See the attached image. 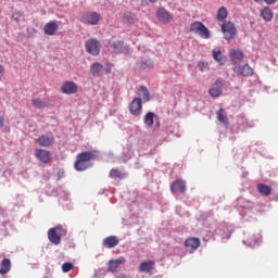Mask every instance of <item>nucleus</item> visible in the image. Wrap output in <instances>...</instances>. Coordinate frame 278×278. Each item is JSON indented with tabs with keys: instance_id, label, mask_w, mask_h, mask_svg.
Masks as SVG:
<instances>
[{
	"instance_id": "nucleus-1",
	"label": "nucleus",
	"mask_w": 278,
	"mask_h": 278,
	"mask_svg": "<svg viewBox=\"0 0 278 278\" xmlns=\"http://www.w3.org/2000/svg\"><path fill=\"white\" fill-rule=\"evenodd\" d=\"M64 236H66V229H64L62 226H55L54 228H50L48 230V240L51 242V244H60Z\"/></svg>"
},
{
	"instance_id": "nucleus-2",
	"label": "nucleus",
	"mask_w": 278,
	"mask_h": 278,
	"mask_svg": "<svg viewBox=\"0 0 278 278\" xmlns=\"http://www.w3.org/2000/svg\"><path fill=\"white\" fill-rule=\"evenodd\" d=\"M189 31H191V34H198V36H200L201 38H204L205 40H210V29L205 27V24H203L200 21H195L193 23L190 24V28Z\"/></svg>"
},
{
	"instance_id": "nucleus-3",
	"label": "nucleus",
	"mask_w": 278,
	"mask_h": 278,
	"mask_svg": "<svg viewBox=\"0 0 278 278\" xmlns=\"http://www.w3.org/2000/svg\"><path fill=\"white\" fill-rule=\"evenodd\" d=\"M222 31L226 40H233V38H236V34H238V30L236 29V24L229 21L222 24Z\"/></svg>"
},
{
	"instance_id": "nucleus-4",
	"label": "nucleus",
	"mask_w": 278,
	"mask_h": 278,
	"mask_svg": "<svg viewBox=\"0 0 278 278\" xmlns=\"http://www.w3.org/2000/svg\"><path fill=\"white\" fill-rule=\"evenodd\" d=\"M85 49L89 53V55H99L101 53V42L97 39H88L85 42Z\"/></svg>"
},
{
	"instance_id": "nucleus-5",
	"label": "nucleus",
	"mask_w": 278,
	"mask_h": 278,
	"mask_svg": "<svg viewBox=\"0 0 278 278\" xmlns=\"http://www.w3.org/2000/svg\"><path fill=\"white\" fill-rule=\"evenodd\" d=\"M99 157V152L97 150L84 151L76 155V160H80V162H85L90 164L92 160H97Z\"/></svg>"
},
{
	"instance_id": "nucleus-6",
	"label": "nucleus",
	"mask_w": 278,
	"mask_h": 278,
	"mask_svg": "<svg viewBox=\"0 0 278 278\" xmlns=\"http://www.w3.org/2000/svg\"><path fill=\"white\" fill-rule=\"evenodd\" d=\"M78 91L79 87L73 80H66L61 86V92H63V94H77Z\"/></svg>"
},
{
	"instance_id": "nucleus-7",
	"label": "nucleus",
	"mask_w": 278,
	"mask_h": 278,
	"mask_svg": "<svg viewBox=\"0 0 278 278\" xmlns=\"http://www.w3.org/2000/svg\"><path fill=\"white\" fill-rule=\"evenodd\" d=\"M129 112L132 116H140L142 114V99L135 98L129 104Z\"/></svg>"
},
{
	"instance_id": "nucleus-8",
	"label": "nucleus",
	"mask_w": 278,
	"mask_h": 278,
	"mask_svg": "<svg viewBox=\"0 0 278 278\" xmlns=\"http://www.w3.org/2000/svg\"><path fill=\"white\" fill-rule=\"evenodd\" d=\"M81 21L88 25H97L101 21V15L97 12H87L83 15Z\"/></svg>"
},
{
	"instance_id": "nucleus-9",
	"label": "nucleus",
	"mask_w": 278,
	"mask_h": 278,
	"mask_svg": "<svg viewBox=\"0 0 278 278\" xmlns=\"http://www.w3.org/2000/svg\"><path fill=\"white\" fill-rule=\"evenodd\" d=\"M35 157H37V160L42 164H49V162H51V151L46 149H36Z\"/></svg>"
},
{
	"instance_id": "nucleus-10",
	"label": "nucleus",
	"mask_w": 278,
	"mask_h": 278,
	"mask_svg": "<svg viewBox=\"0 0 278 278\" xmlns=\"http://www.w3.org/2000/svg\"><path fill=\"white\" fill-rule=\"evenodd\" d=\"M36 142L37 144H39V147H46V148L53 147V144H55V137L41 135L37 138Z\"/></svg>"
},
{
	"instance_id": "nucleus-11",
	"label": "nucleus",
	"mask_w": 278,
	"mask_h": 278,
	"mask_svg": "<svg viewBox=\"0 0 278 278\" xmlns=\"http://www.w3.org/2000/svg\"><path fill=\"white\" fill-rule=\"evenodd\" d=\"M122 23H124V25H127V27H131L132 25H136V23H138V16H136L135 13L126 11L122 14Z\"/></svg>"
},
{
	"instance_id": "nucleus-12",
	"label": "nucleus",
	"mask_w": 278,
	"mask_h": 278,
	"mask_svg": "<svg viewBox=\"0 0 278 278\" xmlns=\"http://www.w3.org/2000/svg\"><path fill=\"white\" fill-rule=\"evenodd\" d=\"M156 18L165 25L173 21V15L164 8H160L156 12Z\"/></svg>"
},
{
	"instance_id": "nucleus-13",
	"label": "nucleus",
	"mask_w": 278,
	"mask_h": 278,
	"mask_svg": "<svg viewBox=\"0 0 278 278\" xmlns=\"http://www.w3.org/2000/svg\"><path fill=\"white\" fill-rule=\"evenodd\" d=\"M208 94L213 98L220 97L223 94V80L217 79L208 90Z\"/></svg>"
},
{
	"instance_id": "nucleus-14",
	"label": "nucleus",
	"mask_w": 278,
	"mask_h": 278,
	"mask_svg": "<svg viewBox=\"0 0 278 278\" xmlns=\"http://www.w3.org/2000/svg\"><path fill=\"white\" fill-rule=\"evenodd\" d=\"M58 29H59V25H58V22L55 21L48 22L43 27V31L47 36H55V34L58 33Z\"/></svg>"
},
{
	"instance_id": "nucleus-15",
	"label": "nucleus",
	"mask_w": 278,
	"mask_h": 278,
	"mask_svg": "<svg viewBox=\"0 0 278 278\" xmlns=\"http://www.w3.org/2000/svg\"><path fill=\"white\" fill-rule=\"evenodd\" d=\"M170 191L175 194V192H186V181L181 180V179H177L175 180L172 185H170Z\"/></svg>"
},
{
	"instance_id": "nucleus-16",
	"label": "nucleus",
	"mask_w": 278,
	"mask_h": 278,
	"mask_svg": "<svg viewBox=\"0 0 278 278\" xmlns=\"http://www.w3.org/2000/svg\"><path fill=\"white\" fill-rule=\"evenodd\" d=\"M213 60L217 62L220 66H225L227 64V56L223 55V52L218 49L212 51Z\"/></svg>"
},
{
	"instance_id": "nucleus-17",
	"label": "nucleus",
	"mask_w": 278,
	"mask_h": 278,
	"mask_svg": "<svg viewBox=\"0 0 278 278\" xmlns=\"http://www.w3.org/2000/svg\"><path fill=\"white\" fill-rule=\"evenodd\" d=\"M31 103L34 108H37L38 110H42L45 108H49V99L45 98H33Z\"/></svg>"
},
{
	"instance_id": "nucleus-18",
	"label": "nucleus",
	"mask_w": 278,
	"mask_h": 278,
	"mask_svg": "<svg viewBox=\"0 0 278 278\" xmlns=\"http://www.w3.org/2000/svg\"><path fill=\"white\" fill-rule=\"evenodd\" d=\"M125 264V258L124 257H119L116 260H111L109 262V271L110 273H116V270H118V266Z\"/></svg>"
},
{
	"instance_id": "nucleus-19",
	"label": "nucleus",
	"mask_w": 278,
	"mask_h": 278,
	"mask_svg": "<svg viewBox=\"0 0 278 278\" xmlns=\"http://www.w3.org/2000/svg\"><path fill=\"white\" fill-rule=\"evenodd\" d=\"M103 247L106 249H114L115 247H118V238L116 236L106 237L103 240Z\"/></svg>"
},
{
	"instance_id": "nucleus-20",
	"label": "nucleus",
	"mask_w": 278,
	"mask_h": 278,
	"mask_svg": "<svg viewBox=\"0 0 278 278\" xmlns=\"http://www.w3.org/2000/svg\"><path fill=\"white\" fill-rule=\"evenodd\" d=\"M143 123L148 129H151V127H153V125L155 124V113L148 112L143 116Z\"/></svg>"
},
{
	"instance_id": "nucleus-21",
	"label": "nucleus",
	"mask_w": 278,
	"mask_h": 278,
	"mask_svg": "<svg viewBox=\"0 0 278 278\" xmlns=\"http://www.w3.org/2000/svg\"><path fill=\"white\" fill-rule=\"evenodd\" d=\"M12 269V262L10 258H3L0 265V275H8Z\"/></svg>"
},
{
	"instance_id": "nucleus-22",
	"label": "nucleus",
	"mask_w": 278,
	"mask_h": 278,
	"mask_svg": "<svg viewBox=\"0 0 278 278\" xmlns=\"http://www.w3.org/2000/svg\"><path fill=\"white\" fill-rule=\"evenodd\" d=\"M230 60L235 64L238 62H242V60H244V53H242V51L240 50L232 49L230 51Z\"/></svg>"
},
{
	"instance_id": "nucleus-23",
	"label": "nucleus",
	"mask_w": 278,
	"mask_h": 278,
	"mask_svg": "<svg viewBox=\"0 0 278 278\" xmlns=\"http://www.w3.org/2000/svg\"><path fill=\"white\" fill-rule=\"evenodd\" d=\"M261 17L264 18L267 23H270V21H273V16H274V13H273V10L270 9V7H264L262 10H261Z\"/></svg>"
},
{
	"instance_id": "nucleus-24",
	"label": "nucleus",
	"mask_w": 278,
	"mask_h": 278,
	"mask_svg": "<svg viewBox=\"0 0 278 278\" xmlns=\"http://www.w3.org/2000/svg\"><path fill=\"white\" fill-rule=\"evenodd\" d=\"M257 191L260 192V194H262V197H270L273 192V187L264 184H258Z\"/></svg>"
},
{
	"instance_id": "nucleus-25",
	"label": "nucleus",
	"mask_w": 278,
	"mask_h": 278,
	"mask_svg": "<svg viewBox=\"0 0 278 278\" xmlns=\"http://www.w3.org/2000/svg\"><path fill=\"white\" fill-rule=\"evenodd\" d=\"M185 247H189L190 249L197 250L201 247V240L199 238H189L185 241Z\"/></svg>"
},
{
	"instance_id": "nucleus-26",
	"label": "nucleus",
	"mask_w": 278,
	"mask_h": 278,
	"mask_svg": "<svg viewBox=\"0 0 278 278\" xmlns=\"http://www.w3.org/2000/svg\"><path fill=\"white\" fill-rule=\"evenodd\" d=\"M155 266V263L153 261H147L140 264L139 271L140 273H150V270H153Z\"/></svg>"
},
{
	"instance_id": "nucleus-27",
	"label": "nucleus",
	"mask_w": 278,
	"mask_h": 278,
	"mask_svg": "<svg viewBox=\"0 0 278 278\" xmlns=\"http://www.w3.org/2000/svg\"><path fill=\"white\" fill-rule=\"evenodd\" d=\"M217 121L222 123L223 125H229V118L227 117V112L225 109H219L217 111Z\"/></svg>"
},
{
	"instance_id": "nucleus-28",
	"label": "nucleus",
	"mask_w": 278,
	"mask_h": 278,
	"mask_svg": "<svg viewBox=\"0 0 278 278\" xmlns=\"http://www.w3.org/2000/svg\"><path fill=\"white\" fill-rule=\"evenodd\" d=\"M90 71L93 77H100L101 71H103V64L96 62L91 65Z\"/></svg>"
},
{
	"instance_id": "nucleus-29",
	"label": "nucleus",
	"mask_w": 278,
	"mask_h": 278,
	"mask_svg": "<svg viewBox=\"0 0 278 278\" xmlns=\"http://www.w3.org/2000/svg\"><path fill=\"white\" fill-rule=\"evenodd\" d=\"M90 166H91L90 163L80 161V159H76V162L74 163V168L78 172L87 170V168H90Z\"/></svg>"
},
{
	"instance_id": "nucleus-30",
	"label": "nucleus",
	"mask_w": 278,
	"mask_h": 278,
	"mask_svg": "<svg viewBox=\"0 0 278 278\" xmlns=\"http://www.w3.org/2000/svg\"><path fill=\"white\" fill-rule=\"evenodd\" d=\"M228 14L227 8L220 7L217 11V21L226 22Z\"/></svg>"
},
{
	"instance_id": "nucleus-31",
	"label": "nucleus",
	"mask_w": 278,
	"mask_h": 278,
	"mask_svg": "<svg viewBox=\"0 0 278 278\" xmlns=\"http://www.w3.org/2000/svg\"><path fill=\"white\" fill-rule=\"evenodd\" d=\"M139 91L142 92V99L144 103H148V101H151V93H149V89L146 86H140Z\"/></svg>"
},
{
	"instance_id": "nucleus-32",
	"label": "nucleus",
	"mask_w": 278,
	"mask_h": 278,
	"mask_svg": "<svg viewBox=\"0 0 278 278\" xmlns=\"http://www.w3.org/2000/svg\"><path fill=\"white\" fill-rule=\"evenodd\" d=\"M110 177H112L113 179H125V177H127V174H124L118 169H111Z\"/></svg>"
},
{
	"instance_id": "nucleus-33",
	"label": "nucleus",
	"mask_w": 278,
	"mask_h": 278,
	"mask_svg": "<svg viewBox=\"0 0 278 278\" xmlns=\"http://www.w3.org/2000/svg\"><path fill=\"white\" fill-rule=\"evenodd\" d=\"M124 45H125V42H123V41H114L111 45V48L113 49L114 53H121L123 51Z\"/></svg>"
},
{
	"instance_id": "nucleus-34",
	"label": "nucleus",
	"mask_w": 278,
	"mask_h": 278,
	"mask_svg": "<svg viewBox=\"0 0 278 278\" xmlns=\"http://www.w3.org/2000/svg\"><path fill=\"white\" fill-rule=\"evenodd\" d=\"M240 75L243 77H251V75H253V68H251L249 65H244L240 68Z\"/></svg>"
},
{
	"instance_id": "nucleus-35",
	"label": "nucleus",
	"mask_w": 278,
	"mask_h": 278,
	"mask_svg": "<svg viewBox=\"0 0 278 278\" xmlns=\"http://www.w3.org/2000/svg\"><path fill=\"white\" fill-rule=\"evenodd\" d=\"M245 242H248L250 247H255V244H257V238H255V235H251L247 238Z\"/></svg>"
},
{
	"instance_id": "nucleus-36",
	"label": "nucleus",
	"mask_w": 278,
	"mask_h": 278,
	"mask_svg": "<svg viewBox=\"0 0 278 278\" xmlns=\"http://www.w3.org/2000/svg\"><path fill=\"white\" fill-rule=\"evenodd\" d=\"M63 273H71L73 270V263H64L62 265Z\"/></svg>"
},
{
	"instance_id": "nucleus-37",
	"label": "nucleus",
	"mask_w": 278,
	"mask_h": 278,
	"mask_svg": "<svg viewBox=\"0 0 278 278\" xmlns=\"http://www.w3.org/2000/svg\"><path fill=\"white\" fill-rule=\"evenodd\" d=\"M23 16V12H21V11H15L13 14H12V16H11V18H13V21H21V17Z\"/></svg>"
},
{
	"instance_id": "nucleus-38",
	"label": "nucleus",
	"mask_w": 278,
	"mask_h": 278,
	"mask_svg": "<svg viewBox=\"0 0 278 278\" xmlns=\"http://www.w3.org/2000/svg\"><path fill=\"white\" fill-rule=\"evenodd\" d=\"M198 67H199V71H201L203 73L207 68V62L200 61L198 63Z\"/></svg>"
},
{
	"instance_id": "nucleus-39",
	"label": "nucleus",
	"mask_w": 278,
	"mask_h": 278,
	"mask_svg": "<svg viewBox=\"0 0 278 278\" xmlns=\"http://www.w3.org/2000/svg\"><path fill=\"white\" fill-rule=\"evenodd\" d=\"M4 125H5V117L0 115V129H2V127H4Z\"/></svg>"
},
{
	"instance_id": "nucleus-40",
	"label": "nucleus",
	"mask_w": 278,
	"mask_h": 278,
	"mask_svg": "<svg viewBox=\"0 0 278 278\" xmlns=\"http://www.w3.org/2000/svg\"><path fill=\"white\" fill-rule=\"evenodd\" d=\"M4 74H5V68H3V65H0V79L3 78Z\"/></svg>"
},
{
	"instance_id": "nucleus-41",
	"label": "nucleus",
	"mask_w": 278,
	"mask_h": 278,
	"mask_svg": "<svg viewBox=\"0 0 278 278\" xmlns=\"http://www.w3.org/2000/svg\"><path fill=\"white\" fill-rule=\"evenodd\" d=\"M267 5H275L277 0H263Z\"/></svg>"
},
{
	"instance_id": "nucleus-42",
	"label": "nucleus",
	"mask_w": 278,
	"mask_h": 278,
	"mask_svg": "<svg viewBox=\"0 0 278 278\" xmlns=\"http://www.w3.org/2000/svg\"><path fill=\"white\" fill-rule=\"evenodd\" d=\"M105 73H106V75H110V73H112V67H106Z\"/></svg>"
},
{
	"instance_id": "nucleus-43",
	"label": "nucleus",
	"mask_w": 278,
	"mask_h": 278,
	"mask_svg": "<svg viewBox=\"0 0 278 278\" xmlns=\"http://www.w3.org/2000/svg\"><path fill=\"white\" fill-rule=\"evenodd\" d=\"M150 3H157V0H149Z\"/></svg>"
},
{
	"instance_id": "nucleus-44",
	"label": "nucleus",
	"mask_w": 278,
	"mask_h": 278,
	"mask_svg": "<svg viewBox=\"0 0 278 278\" xmlns=\"http://www.w3.org/2000/svg\"><path fill=\"white\" fill-rule=\"evenodd\" d=\"M255 1V3H260V0H254Z\"/></svg>"
}]
</instances>
